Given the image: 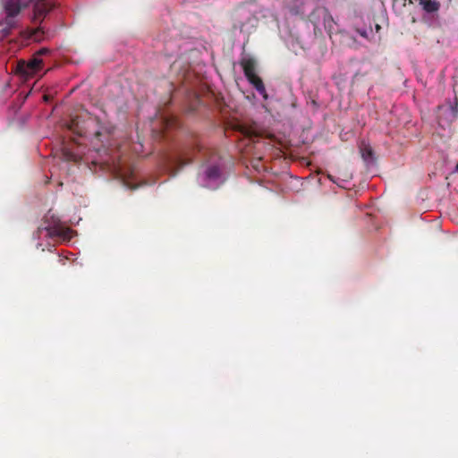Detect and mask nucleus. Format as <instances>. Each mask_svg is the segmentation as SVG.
<instances>
[{
	"label": "nucleus",
	"instance_id": "20e7f679",
	"mask_svg": "<svg viewBox=\"0 0 458 458\" xmlns=\"http://www.w3.org/2000/svg\"><path fill=\"white\" fill-rule=\"evenodd\" d=\"M205 180L208 183H220L223 182V171L220 164H210L204 170Z\"/></svg>",
	"mask_w": 458,
	"mask_h": 458
},
{
	"label": "nucleus",
	"instance_id": "6e6552de",
	"mask_svg": "<svg viewBox=\"0 0 458 458\" xmlns=\"http://www.w3.org/2000/svg\"><path fill=\"white\" fill-rule=\"evenodd\" d=\"M419 4L422 6V9L428 13H436L440 8V3L437 0H418Z\"/></svg>",
	"mask_w": 458,
	"mask_h": 458
},
{
	"label": "nucleus",
	"instance_id": "1a4fd4ad",
	"mask_svg": "<svg viewBox=\"0 0 458 458\" xmlns=\"http://www.w3.org/2000/svg\"><path fill=\"white\" fill-rule=\"evenodd\" d=\"M49 8L43 3H37L34 7V13L36 19H41L44 17L48 12Z\"/></svg>",
	"mask_w": 458,
	"mask_h": 458
},
{
	"label": "nucleus",
	"instance_id": "0eeeda50",
	"mask_svg": "<svg viewBox=\"0 0 458 458\" xmlns=\"http://www.w3.org/2000/svg\"><path fill=\"white\" fill-rule=\"evenodd\" d=\"M247 80L255 88V89L263 97L264 99H267L268 96L267 94L263 81L261 80L260 77L255 75Z\"/></svg>",
	"mask_w": 458,
	"mask_h": 458
},
{
	"label": "nucleus",
	"instance_id": "4468645a",
	"mask_svg": "<svg viewBox=\"0 0 458 458\" xmlns=\"http://www.w3.org/2000/svg\"><path fill=\"white\" fill-rule=\"evenodd\" d=\"M454 114H458V99L455 98V106L452 107Z\"/></svg>",
	"mask_w": 458,
	"mask_h": 458
},
{
	"label": "nucleus",
	"instance_id": "2eb2a0df",
	"mask_svg": "<svg viewBox=\"0 0 458 458\" xmlns=\"http://www.w3.org/2000/svg\"><path fill=\"white\" fill-rule=\"evenodd\" d=\"M380 29H381L380 25L376 24V30H377V31H378Z\"/></svg>",
	"mask_w": 458,
	"mask_h": 458
},
{
	"label": "nucleus",
	"instance_id": "f3484780",
	"mask_svg": "<svg viewBox=\"0 0 458 458\" xmlns=\"http://www.w3.org/2000/svg\"><path fill=\"white\" fill-rule=\"evenodd\" d=\"M328 178H329L330 181L335 182V180L333 179V177L331 175H328Z\"/></svg>",
	"mask_w": 458,
	"mask_h": 458
},
{
	"label": "nucleus",
	"instance_id": "423d86ee",
	"mask_svg": "<svg viewBox=\"0 0 458 458\" xmlns=\"http://www.w3.org/2000/svg\"><path fill=\"white\" fill-rule=\"evenodd\" d=\"M241 66L242 67L244 75L247 79L257 75L256 73V61L253 58H243L241 61Z\"/></svg>",
	"mask_w": 458,
	"mask_h": 458
},
{
	"label": "nucleus",
	"instance_id": "9b49d317",
	"mask_svg": "<svg viewBox=\"0 0 458 458\" xmlns=\"http://www.w3.org/2000/svg\"><path fill=\"white\" fill-rule=\"evenodd\" d=\"M65 158L69 161H74L76 162L78 160V157L77 155L68 151V150H65L64 153Z\"/></svg>",
	"mask_w": 458,
	"mask_h": 458
},
{
	"label": "nucleus",
	"instance_id": "a211bd4d",
	"mask_svg": "<svg viewBox=\"0 0 458 458\" xmlns=\"http://www.w3.org/2000/svg\"><path fill=\"white\" fill-rule=\"evenodd\" d=\"M47 49H42V50L40 51V53H45V52H47Z\"/></svg>",
	"mask_w": 458,
	"mask_h": 458
},
{
	"label": "nucleus",
	"instance_id": "9d476101",
	"mask_svg": "<svg viewBox=\"0 0 458 458\" xmlns=\"http://www.w3.org/2000/svg\"><path fill=\"white\" fill-rule=\"evenodd\" d=\"M69 129L71 131H72L73 132L77 133L78 135L82 136L84 134L82 130L79 128V122H78L77 118L72 119V121L69 124Z\"/></svg>",
	"mask_w": 458,
	"mask_h": 458
},
{
	"label": "nucleus",
	"instance_id": "f8f14e48",
	"mask_svg": "<svg viewBox=\"0 0 458 458\" xmlns=\"http://www.w3.org/2000/svg\"><path fill=\"white\" fill-rule=\"evenodd\" d=\"M327 19L330 21H333V18L332 16L328 13V12L327 10H324V20L325 21H327Z\"/></svg>",
	"mask_w": 458,
	"mask_h": 458
},
{
	"label": "nucleus",
	"instance_id": "f03ea898",
	"mask_svg": "<svg viewBox=\"0 0 458 458\" xmlns=\"http://www.w3.org/2000/svg\"><path fill=\"white\" fill-rule=\"evenodd\" d=\"M42 68V60L37 57H33L29 61L20 60L17 62L15 72L16 73L29 78L35 75Z\"/></svg>",
	"mask_w": 458,
	"mask_h": 458
},
{
	"label": "nucleus",
	"instance_id": "39448f33",
	"mask_svg": "<svg viewBox=\"0 0 458 458\" xmlns=\"http://www.w3.org/2000/svg\"><path fill=\"white\" fill-rule=\"evenodd\" d=\"M46 229L51 237H57L65 241H69L72 238V230L59 224L47 226Z\"/></svg>",
	"mask_w": 458,
	"mask_h": 458
},
{
	"label": "nucleus",
	"instance_id": "dca6fc26",
	"mask_svg": "<svg viewBox=\"0 0 458 458\" xmlns=\"http://www.w3.org/2000/svg\"><path fill=\"white\" fill-rule=\"evenodd\" d=\"M95 135H96V137H97V138H98V137L101 135V133H100L99 131H97V132L95 133Z\"/></svg>",
	"mask_w": 458,
	"mask_h": 458
},
{
	"label": "nucleus",
	"instance_id": "f257e3e1",
	"mask_svg": "<svg viewBox=\"0 0 458 458\" xmlns=\"http://www.w3.org/2000/svg\"><path fill=\"white\" fill-rule=\"evenodd\" d=\"M201 147L196 139H193L188 144L184 145L176 157H174V165L181 169L184 165L192 162L195 155L199 152Z\"/></svg>",
	"mask_w": 458,
	"mask_h": 458
},
{
	"label": "nucleus",
	"instance_id": "ddd939ff",
	"mask_svg": "<svg viewBox=\"0 0 458 458\" xmlns=\"http://www.w3.org/2000/svg\"><path fill=\"white\" fill-rule=\"evenodd\" d=\"M357 32L363 38H368V32L365 30H357Z\"/></svg>",
	"mask_w": 458,
	"mask_h": 458
},
{
	"label": "nucleus",
	"instance_id": "7ed1b4c3",
	"mask_svg": "<svg viewBox=\"0 0 458 458\" xmlns=\"http://www.w3.org/2000/svg\"><path fill=\"white\" fill-rule=\"evenodd\" d=\"M3 8L6 13L4 23L6 29L10 30L15 27L14 17L17 16L21 10L20 0H2Z\"/></svg>",
	"mask_w": 458,
	"mask_h": 458
}]
</instances>
